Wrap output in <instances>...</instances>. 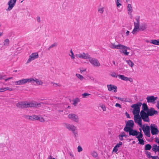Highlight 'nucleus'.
<instances>
[{"mask_svg":"<svg viewBox=\"0 0 159 159\" xmlns=\"http://www.w3.org/2000/svg\"><path fill=\"white\" fill-rule=\"evenodd\" d=\"M142 108L140 114L142 120L144 122H148L149 121V116H153L158 114V111L155 110L153 108H149L147 104L145 103L143 104Z\"/></svg>","mask_w":159,"mask_h":159,"instance_id":"nucleus-1","label":"nucleus"},{"mask_svg":"<svg viewBox=\"0 0 159 159\" xmlns=\"http://www.w3.org/2000/svg\"><path fill=\"white\" fill-rule=\"evenodd\" d=\"M41 104H47L43 102L37 103L29 102L27 101H21L18 102L16 104V106L19 108L24 109L28 107L38 108L41 107Z\"/></svg>","mask_w":159,"mask_h":159,"instance_id":"nucleus-2","label":"nucleus"},{"mask_svg":"<svg viewBox=\"0 0 159 159\" xmlns=\"http://www.w3.org/2000/svg\"><path fill=\"white\" fill-rule=\"evenodd\" d=\"M142 102H138L131 106V107L134 108L133 113L134 116L137 115L139 116L140 111V107L142 105Z\"/></svg>","mask_w":159,"mask_h":159,"instance_id":"nucleus-3","label":"nucleus"},{"mask_svg":"<svg viewBox=\"0 0 159 159\" xmlns=\"http://www.w3.org/2000/svg\"><path fill=\"white\" fill-rule=\"evenodd\" d=\"M65 127L68 129L69 130H71L73 133L75 137L78 135L77 129L76 127L74 125H70L67 123H65L64 124Z\"/></svg>","mask_w":159,"mask_h":159,"instance_id":"nucleus-4","label":"nucleus"},{"mask_svg":"<svg viewBox=\"0 0 159 159\" xmlns=\"http://www.w3.org/2000/svg\"><path fill=\"white\" fill-rule=\"evenodd\" d=\"M150 129L151 133L152 135H157L159 133V130L158 129L157 126L154 124L150 125Z\"/></svg>","mask_w":159,"mask_h":159,"instance_id":"nucleus-5","label":"nucleus"},{"mask_svg":"<svg viewBox=\"0 0 159 159\" xmlns=\"http://www.w3.org/2000/svg\"><path fill=\"white\" fill-rule=\"evenodd\" d=\"M88 59L90 62L94 66L98 67L100 66V64L97 59L91 57L90 56Z\"/></svg>","mask_w":159,"mask_h":159,"instance_id":"nucleus-6","label":"nucleus"},{"mask_svg":"<svg viewBox=\"0 0 159 159\" xmlns=\"http://www.w3.org/2000/svg\"><path fill=\"white\" fill-rule=\"evenodd\" d=\"M141 127L144 132L145 135L148 137H150V126L147 125L145 127L144 125H143Z\"/></svg>","mask_w":159,"mask_h":159,"instance_id":"nucleus-7","label":"nucleus"},{"mask_svg":"<svg viewBox=\"0 0 159 159\" xmlns=\"http://www.w3.org/2000/svg\"><path fill=\"white\" fill-rule=\"evenodd\" d=\"M142 116H140L139 115V116L137 115L134 116V120L135 122L138 123L139 125L141 127L143 126L142 123Z\"/></svg>","mask_w":159,"mask_h":159,"instance_id":"nucleus-8","label":"nucleus"},{"mask_svg":"<svg viewBox=\"0 0 159 159\" xmlns=\"http://www.w3.org/2000/svg\"><path fill=\"white\" fill-rule=\"evenodd\" d=\"M17 0H10L8 3V7L6 10L7 11L11 10L15 5Z\"/></svg>","mask_w":159,"mask_h":159,"instance_id":"nucleus-9","label":"nucleus"},{"mask_svg":"<svg viewBox=\"0 0 159 159\" xmlns=\"http://www.w3.org/2000/svg\"><path fill=\"white\" fill-rule=\"evenodd\" d=\"M39 57V55L38 53L35 52L31 54L29 58L27 60L26 63H28L30 62L31 61L34 60V59L37 58Z\"/></svg>","mask_w":159,"mask_h":159,"instance_id":"nucleus-10","label":"nucleus"},{"mask_svg":"<svg viewBox=\"0 0 159 159\" xmlns=\"http://www.w3.org/2000/svg\"><path fill=\"white\" fill-rule=\"evenodd\" d=\"M67 116L69 119L76 122H78L79 120V117L77 115L75 114H69Z\"/></svg>","mask_w":159,"mask_h":159,"instance_id":"nucleus-11","label":"nucleus"},{"mask_svg":"<svg viewBox=\"0 0 159 159\" xmlns=\"http://www.w3.org/2000/svg\"><path fill=\"white\" fill-rule=\"evenodd\" d=\"M112 49H122L123 47H124L123 45L121 44L116 45L115 43H111L109 46Z\"/></svg>","mask_w":159,"mask_h":159,"instance_id":"nucleus-12","label":"nucleus"},{"mask_svg":"<svg viewBox=\"0 0 159 159\" xmlns=\"http://www.w3.org/2000/svg\"><path fill=\"white\" fill-rule=\"evenodd\" d=\"M157 98V97H155L153 96H148L146 98L147 102L148 103H154L155 101Z\"/></svg>","mask_w":159,"mask_h":159,"instance_id":"nucleus-13","label":"nucleus"},{"mask_svg":"<svg viewBox=\"0 0 159 159\" xmlns=\"http://www.w3.org/2000/svg\"><path fill=\"white\" fill-rule=\"evenodd\" d=\"M143 134L141 133H139V134L137 136H136L135 137L138 139V141H139L138 143L141 145H144V141L143 139Z\"/></svg>","mask_w":159,"mask_h":159,"instance_id":"nucleus-14","label":"nucleus"},{"mask_svg":"<svg viewBox=\"0 0 159 159\" xmlns=\"http://www.w3.org/2000/svg\"><path fill=\"white\" fill-rule=\"evenodd\" d=\"M89 55L88 53L83 52L82 54H76V57H77L80 58L84 59H87L89 57Z\"/></svg>","mask_w":159,"mask_h":159,"instance_id":"nucleus-15","label":"nucleus"},{"mask_svg":"<svg viewBox=\"0 0 159 159\" xmlns=\"http://www.w3.org/2000/svg\"><path fill=\"white\" fill-rule=\"evenodd\" d=\"M108 90L109 91H111L113 90V92L116 93L117 91V87L116 86L109 84L107 85Z\"/></svg>","mask_w":159,"mask_h":159,"instance_id":"nucleus-16","label":"nucleus"},{"mask_svg":"<svg viewBox=\"0 0 159 159\" xmlns=\"http://www.w3.org/2000/svg\"><path fill=\"white\" fill-rule=\"evenodd\" d=\"M139 131L136 130H134L132 128L129 133V136L132 135L133 136H137L139 134Z\"/></svg>","mask_w":159,"mask_h":159,"instance_id":"nucleus-17","label":"nucleus"},{"mask_svg":"<svg viewBox=\"0 0 159 159\" xmlns=\"http://www.w3.org/2000/svg\"><path fill=\"white\" fill-rule=\"evenodd\" d=\"M15 83L16 85H23L26 84L25 79H23L20 80L18 81H15Z\"/></svg>","mask_w":159,"mask_h":159,"instance_id":"nucleus-18","label":"nucleus"},{"mask_svg":"<svg viewBox=\"0 0 159 159\" xmlns=\"http://www.w3.org/2000/svg\"><path fill=\"white\" fill-rule=\"evenodd\" d=\"M135 20L136 22H134V27L139 28V16H138L135 17Z\"/></svg>","mask_w":159,"mask_h":159,"instance_id":"nucleus-19","label":"nucleus"},{"mask_svg":"<svg viewBox=\"0 0 159 159\" xmlns=\"http://www.w3.org/2000/svg\"><path fill=\"white\" fill-rule=\"evenodd\" d=\"M147 24L146 23H143L141 25L139 26V30L140 31H143L146 30L147 28Z\"/></svg>","mask_w":159,"mask_h":159,"instance_id":"nucleus-20","label":"nucleus"},{"mask_svg":"<svg viewBox=\"0 0 159 159\" xmlns=\"http://www.w3.org/2000/svg\"><path fill=\"white\" fill-rule=\"evenodd\" d=\"M127 8L128 14L131 15L133 11L131 5V4H129L127 5Z\"/></svg>","mask_w":159,"mask_h":159,"instance_id":"nucleus-21","label":"nucleus"},{"mask_svg":"<svg viewBox=\"0 0 159 159\" xmlns=\"http://www.w3.org/2000/svg\"><path fill=\"white\" fill-rule=\"evenodd\" d=\"M126 125L133 128L134 125V123L133 120H130L128 121Z\"/></svg>","mask_w":159,"mask_h":159,"instance_id":"nucleus-22","label":"nucleus"},{"mask_svg":"<svg viewBox=\"0 0 159 159\" xmlns=\"http://www.w3.org/2000/svg\"><path fill=\"white\" fill-rule=\"evenodd\" d=\"M132 129L131 127L126 125L124 128V130L125 132L129 133Z\"/></svg>","mask_w":159,"mask_h":159,"instance_id":"nucleus-23","label":"nucleus"},{"mask_svg":"<svg viewBox=\"0 0 159 159\" xmlns=\"http://www.w3.org/2000/svg\"><path fill=\"white\" fill-rule=\"evenodd\" d=\"M73 104L75 106H76L77 104L80 102V100L79 98H76L73 100Z\"/></svg>","mask_w":159,"mask_h":159,"instance_id":"nucleus-24","label":"nucleus"},{"mask_svg":"<svg viewBox=\"0 0 159 159\" xmlns=\"http://www.w3.org/2000/svg\"><path fill=\"white\" fill-rule=\"evenodd\" d=\"M150 43L155 45H159V40H152Z\"/></svg>","mask_w":159,"mask_h":159,"instance_id":"nucleus-25","label":"nucleus"},{"mask_svg":"<svg viewBox=\"0 0 159 159\" xmlns=\"http://www.w3.org/2000/svg\"><path fill=\"white\" fill-rule=\"evenodd\" d=\"M118 76L120 79L126 81H127L128 77H125L123 75H119Z\"/></svg>","mask_w":159,"mask_h":159,"instance_id":"nucleus-26","label":"nucleus"},{"mask_svg":"<svg viewBox=\"0 0 159 159\" xmlns=\"http://www.w3.org/2000/svg\"><path fill=\"white\" fill-rule=\"evenodd\" d=\"M35 82H36L37 84L39 85H42L43 84V82L42 80H39L38 79L35 78L34 80Z\"/></svg>","mask_w":159,"mask_h":159,"instance_id":"nucleus-27","label":"nucleus"},{"mask_svg":"<svg viewBox=\"0 0 159 159\" xmlns=\"http://www.w3.org/2000/svg\"><path fill=\"white\" fill-rule=\"evenodd\" d=\"M125 61L130 67H133L134 66V63L130 60H125Z\"/></svg>","mask_w":159,"mask_h":159,"instance_id":"nucleus-28","label":"nucleus"},{"mask_svg":"<svg viewBox=\"0 0 159 159\" xmlns=\"http://www.w3.org/2000/svg\"><path fill=\"white\" fill-rule=\"evenodd\" d=\"M26 83H34L35 82L34 79L32 78L26 79Z\"/></svg>","mask_w":159,"mask_h":159,"instance_id":"nucleus-29","label":"nucleus"},{"mask_svg":"<svg viewBox=\"0 0 159 159\" xmlns=\"http://www.w3.org/2000/svg\"><path fill=\"white\" fill-rule=\"evenodd\" d=\"M152 148V146L150 144H147L145 145L144 149L146 150H149Z\"/></svg>","mask_w":159,"mask_h":159,"instance_id":"nucleus-30","label":"nucleus"},{"mask_svg":"<svg viewBox=\"0 0 159 159\" xmlns=\"http://www.w3.org/2000/svg\"><path fill=\"white\" fill-rule=\"evenodd\" d=\"M9 40L8 39H6L4 41L3 43V45L4 46H9Z\"/></svg>","mask_w":159,"mask_h":159,"instance_id":"nucleus-31","label":"nucleus"},{"mask_svg":"<svg viewBox=\"0 0 159 159\" xmlns=\"http://www.w3.org/2000/svg\"><path fill=\"white\" fill-rule=\"evenodd\" d=\"M57 43H54L53 44L51 45L48 48V50H50V49L52 48L56 47L57 46Z\"/></svg>","mask_w":159,"mask_h":159,"instance_id":"nucleus-32","label":"nucleus"},{"mask_svg":"<svg viewBox=\"0 0 159 159\" xmlns=\"http://www.w3.org/2000/svg\"><path fill=\"white\" fill-rule=\"evenodd\" d=\"M139 28L134 27V29L132 31V33L133 34H135L137 32H139Z\"/></svg>","mask_w":159,"mask_h":159,"instance_id":"nucleus-33","label":"nucleus"},{"mask_svg":"<svg viewBox=\"0 0 159 159\" xmlns=\"http://www.w3.org/2000/svg\"><path fill=\"white\" fill-rule=\"evenodd\" d=\"M158 148V146L156 144H154L152 146V150L155 152H156L157 151V148Z\"/></svg>","mask_w":159,"mask_h":159,"instance_id":"nucleus-34","label":"nucleus"},{"mask_svg":"<svg viewBox=\"0 0 159 159\" xmlns=\"http://www.w3.org/2000/svg\"><path fill=\"white\" fill-rule=\"evenodd\" d=\"M120 52H123L125 55H128L129 52H127V51L126 49H122V51H120Z\"/></svg>","mask_w":159,"mask_h":159,"instance_id":"nucleus-35","label":"nucleus"},{"mask_svg":"<svg viewBox=\"0 0 159 159\" xmlns=\"http://www.w3.org/2000/svg\"><path fill=\"white\" fill-rule=\"evenodd\" d=\"M25 117L27 119H28L31 120H33V116H30L28 115H25Z\"/></svg>","mask_w":159,"mask_h":159,"instance_id":"nucleus-36","label":"nucleus"},{"mask_svg":"<svg viewBox=\"0 0 159 159\" xmlns=\"http://www.w3.org/2000/svg\"><path fill=\"white\" fill-rule=\"evenodd\" d=\"M39 116L37 115H33V121L39 120Z\"/></svg>","mask_w":159,"mask_h":159,"instance_id":"nucleus-37","label":"nucleus"},{"mask_svg":"<svg viewBox=\"0 0 159 159\" xmlns=\"http://www.w3.org/2000/svg\"><path fill=\"white\" fill-rule=\"evenodd\" d=\"M76 76L81 80H82L84 79L83 76L79 74H76Z\"/></svg>","mask_w":159,"mask_h":159,"instance_id":"nucleus-38","label":"nucleus"},{"mask_svg":"<svg viewBox=\"0 0 159 159\" xmlns=\"http://www.w3.org/2000/svg\"><path fill=\"white\" fill-rule=\"evenodd\" d=\"M70 52L71 53V55L69 54V56H70L71 57L72 59H74L75 58V56H74V53H73L72 49L70 50Z\"/></svg>","mask_w":159,"mask_h":159,"instance_id":"nucleus-39","label":"nucleus"},{"mask_svg":"<svg viewBox=\"0 0 159 159\" xmlns=\"http://www.w3.org/2000/svg\"><path fill=\"white\" fill-rule=\"evenodd\" d=\"M111 76L112 77L117 78L118 76V75H117L116 73L115 72H113L111 74H110Z\"/></svg>","mask_w":159,"mask_h":159,"instance_id":"nucleus-40","label":"nucleus"},{"mask_svg":"<svg viewBox=\"0 0 159 159\" xmlns=\"http://www.w3.org/2000/svg\"><path fill=\"white\" fill-rule=\"evenodd\" d=\"M92 155L95 157H96L98 156V154L97 152L95 151H93L91 153Z\"/></svg>","mask_w":159,"mask_h":159,"instance_id":"nucleus-41","label":"nucleus"},{"mask_svg":"<svg viewBox=\"0 0 159 159\" xmlns=\"http://www.w3.org/2000/svg\"><path fill=\"white\" fill-rule=\"evenodd\" d=\"M147 156L149 158H151L152 156L151 155V153L148 151H146L145 153Z\"/></svg>","mask_w":159,"mask_h":159,"instance_id":"nucleus-42","label":"nucleus"},{"mask_svg":"<svg viewBox=\"0 0 159 159\" xmlns=\"http://www.w3.org/2000/svg\"><path fill=\"white\" fill-rule=\"evenodd\" d=\"M90 95V94H89L87 93H85L82 94L83 97L84 98H86L87 96H89Z\"/></svg>","mask_w":159,"mask_h":159,"instance_id":"nucleus-43","label":"nucleus"},{"mask_svg":"<svg viewBox=\"0 0 159 159\" xmlns=\"http://www.w3.org/2000/svg\"><path fill=\"white\" fill-rule=\"evenodd\" d=\"M3 89L4 90V91H6V90H9L10 91H12L13 90L12 89L8 87H6L3 88Z\"/></svg>","mask_w":159,"mask_h":159,"instance_id":"nucleus-44","label":"nucleus"},{"mask_svg":"<svg viewBox=\"0 0 159 159\" xmlns=\"http://www.w3.org/2000/svg\"><path fill=\"white\" fill-rule=\"evenodd\" d=\"M104 11V8H98V11L100 13H102Z\"/></svg>","mask_w":159,"mask_h":159,"instance_id":"nucleus-45","label":"nucleus"},{"mask_svg":"<svg viewBox=\"0 0 159 159\" xmlns=\"http://www.w3.org/2000/svg\"><path fill=\"white\" fill-rule=\"evenodd\" d=\"M78 151V152H80L82 151L83 149L80 146H79L77 148Z\"/></svg>","mask_w":159,"mask_h":159,"instance_id":"nucleus-46","label":"nucleus"},{"mask_svg":"<svg viewBox=\"0 0 159 159\" xmlns=\"http://www.w3.org/2000/svg\"><path fill=\"white\" fill-rule=\"evenodd\" d=\"M122 144V142H119V143H117L116 145L115 146L116 148H118L120 147V145H121Z\"/></svg>","mask_w":159,"mask_h":159,"instance_id":"nucleus-47","label":"nucleus"},{"mask_svg":"<svg viewBox=\"0 0 159 159\" xmlns=\"http://www.w3.org/2000/svg\"><path fill=\"white\" fill-rule=\"evenodd\" d=\"M120 0H117L116 2V4L117 7H119L121 5V4L119 2Z\"/></svg>","mask_w":159,"mask_h":159,"instance_id":"nucleus-48","label":"nucleus"},{"mask_svg":"<svg viewBox=\"0 0 159 159\" xmlns=\"http://www.w3.org/2000/svg\"><path fill=\"white\" fill-rule=\"evenodd\" d=\"M39 120L41 122H43L45 120L42 117H39Z\"/></svg>","mask_w":159,"mask_h":159,"instance_id":"nucleus-49","label":"nucleus"},{"mask_svg":"<svg viewBox=\"0 0 159 159\" xmlns=\"http://www.w3.org/2000/svg\"><path fill=\"white\" fill-rule=\"evenodd\" d=\"M115 106L116 107H119L120 108H122L121 105L118 103H116V104Z\"/></svg>","mask_w":159,"mask_h":159,"instance_id":"nucleus-50","label":"nucleus"},{"mask_svg":"<svg viewBox=\"0 0 159 159\" xmlns=\"http://www.w3.org/2000/svg\"><path fill=\"white\" fill-rule=\"evenodd\" d=\"M151 157L152 159H159L158 157L157 156H152Z\"/></svg>","mask_w":159,"mask_h":159,"instance_id":"nucleus-51","label":"nucleus"},{"mask_svg":"<svg viewBox=\"0 0 159 159\" xmlns=\"http://www.w3.org/2000/svg\"><path fill=\"white\" fill-rule=\"evenodd\" d=\"M118 148L115 146V147H114V148L113 149V151L114 152H117L118 151Z\"/></svg>","mask_w":159,"mask_h":159,"instance_id":"nucleus-52","label":"nucleus"},{"mask_svg":"<svg viewBox=\"0 0 159 159\" xmlns=\"http://www.w3.org/2000/svg\"><path fill=\"white\" fill-rule=\"evenodd\" d=\"M101 107L103 111H105L106 110V108L104 105H102Z\"/></svg>","mask_w":159,"mask_h":159,"instance_id":"nucleus-53","label":"nucleus"},{"mask_svg":"<svg viewBox=\"0 0 159 159\" xmlns=\"http://www.w3.org/2000/svg\"><path fill=\"white\" fill-rule=\"evenodd\" d=\"M119 135L123 137H124L125 136V133L124 132H122Z\"/></svg>","mask_w":159,"mask_h":159,"instance_id":"nucleus-54","label":"nucleus"},{"mask_svg":"<svg viewBox=\"0 0 159 159\" xmlns=\"http://www.w3.org/2000/svg\"><path fill=\"white\" fill-rule=\"evenodd\" d=\"M155 142L159 144V139L157 137L155 138Z\"/></svg>","mask_w":159,"mask_h":159,"instance_id":"nucleus-55","label":"nucleus"},{"mask_svg":"<svg viewBox=\"0 0 159 159\" xmlns=\"http://www.w3.org/2000/svg\"><path fill=\"white\" fill-rule=\"evenodd\" d=\"M37 20L38 22L39 23L40 22V18L39 16L37 17Z\"/></svg>","mask_w":159,"mask_h":159,"instance_id":"nucleus-56","label":"nucleus"},{"mask_svg":"<svg viewBox=\"0 0 159 159\" xmlns=\"http://www.w3.org/2000/svg\"><path fill=\"white\" fill-rule=\"evenodd\" d=\"M123 136H121L120 135H119V138L120 140L121 141H122L124 139L123 138Z\"/></svg>","mask_w":159,"mask_h":159,"instance_id":"nucleus-57","label":"nucleus"},{"mask_svg":"<svg viewBox=\"0 0 159 159\" xmlns=\"http://www.w3.org/2000/svg\"><path fill=\"white\" fill-rule=\"evenodd\" d=\"M123 46L124 47H123V48H122V49H126L127 50V49H130V48L128 47H127L126 46H125L124 45H123Z\"/></svg>","mask_w":159,"mask_h":159,"instance_id":"nucleus-58","label":"nucleus"},{"mask_svg":"<svg viewBox=\"0 0 159 159\" xmlns=\"http://www.w3.org/2000/svg\"><path fill=\"white\" fill-rule=\"evenodd\" d=\"M125 115L126 116V117L127 118H130L129 115L127 112H125Z\"/></svg>","mask_w":159,"mask_h":159,"instance_id":"nucleus-59","label":"nucleus"},{"mask_svg":"<svg viewBox=\"0 0 159 159\" xmlns=\"http://www.w3.org/2000/svg\"><path fill=\"white\" fill-rule=\"evenodd\" d=\"M128 79L127 81L128 80V81H129L130 82H133L132 79L130 78H128V79Z\"/></svg>","mask_w":159,"mask_h":159,"instance_id":"nucleus-60","label":"nucleus"},{"mask_svg":"<svg viewBox=\"0 0 159 159\" xmlns=\"http://www.w3.org/2000/svg\"><path fill=\"white\" fill-rule=\"evenodd\" d=\"M12 77H9L7 79H5V81H7V80H9L10 79H12Z\"/></svg>","mask_w":159,"mask_h":159,"instance_id":"nucleus-61","label":"nucleus"},{"mask_svg":"<svg viewBox=\"0 0 159 159\" xmlns=\"http://www.w3.org/2000/svg\"><path fill=\"white\" fill-rule=\"evenodd\" d=\"M119 100H120L121 101H125V100H124V98H120Z\"/></svg>","mask_w":159,"mask_h":159,"instance_id":"nucleus-62","label":"nucleus"},{"mask_svg":"<svg viewBox=\"0 0 159 159\" xmlns=\"http://www.w3.org/2000/svg\"><path fill=\"white\" fill-rule=\"evenodd\" d=\"M86 69H85L84 70H80V72H81V73H82L83 72H84V71H86Z\"/></svg>","mask_w":159,"mask_h":159,"instance_id":"nucleus-63","label":"nucleus"},{"mask_svg":"<svg viewBox=\"0 0 159 159\" xmlns=\"http://www.w3.org/2000/svg\"><path fill=\"white\" fill-rule=\"evenodd\" d=\"M129 31H127L126 32V35L127 36H128L129 35Z\"/></svg>","mask_w":159,"mask_h":159,"instance_id":"nucleus-64","label":"nucleus"}]
</instances>
